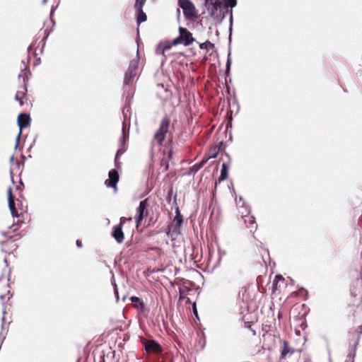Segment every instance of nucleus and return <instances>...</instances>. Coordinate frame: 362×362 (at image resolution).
Here are the masks:
<instances>
[{
  "instance_id": "nucleus-16",
  "label": "nucleus",
  "mask_w": 362,
  "mask_h": 362,
  "mask_svg": "<svg viewBox=\"0 0 362 362\" xmlns=\"http://www.w3.org/2000/svg\"><path fill=\"white\" fill-rule=\"evenodd\" d=\"M183 222V218L178 207L175 209V216L173 220L171 226L173 227V233L179 234L180 229Z\"/></svg>"
},
{
  "instance_id": "nucleus-10",
  "label": "nucleus",
  "mask_w": 362,
  "mask_h": 362,
  "mask_svg": "<svg viewBox=\"0 0 362 362\" xmlns=\"http://www.w3.org/2000/svg\"><path fill=\"white\" fill-rule=\"evenodd\" d=\"M138 66V59H134L130 62L128 69L124 74V83L125 85H129L132 82L133 78L136 76L137 74Z\"/></svg>"
},
{
  "instance_id": "nucleus-24",
  "label": "nucleus",
  "mask_w": 362,
  "mask_h": 362,
  "mask_svg": "<svg viewBox=\"0 0 362 362\" xmlns=\"http://www.w3.org/2000/svg\"><path fill=\"white\" fill-rule=\"evenodd\" d=\"M219 148L216 150V147L214 148H211L209 153V156L207 158H204L197 165V168H202L209 160L210 158H215L218 153Z\"/></svg>"
},
{
  "instance_id": "nucleus-13",
  "label": "nucleus",
  "mask_w": 362,
  "mask_h": 362,
  "mask_svg": "<svg viewBox=\"0 0 362 362\" xmlns=\"http://www.w3.org/2000/svg\"><path fill=\"white\" fill-rule=\"evenodd\" d=\"M146 0H136L134 4V8L136 11V22L138 25L144 22L147 19V16L146 13L143 11V7L146 3Z\"/></svg>"
},
{
  "instance_id": "nucleus-38",
  "label": "nucleus",
  "mask_w": 362,
  "mask_h": 362,
  "mask_svg": "<svg viewBox=\"0 0 362 362\" xmlns=\"http://www.w3.org/2000/svg\"><path fill=\"white\" fill-rule=\"evenodd\" d=\"M281 316H282V315H281V313L279 312V313H278V317H279V318H281Z\"/></svg>"
},
{
  "instance_id": "nucleus-40",
  "label": "nucleus",
  "mask_w": 362,
  "mask_h": 362,
  "mask_svg": "<svg viewBox=\"0 0 362 362\" xmlns=\"http://www.w3.org/2000/svg\"><path fill=\"white\" fill-rule=\"evenodd\" d=\"M361 309H362V306H361Z\"/></svg>"
},
{
  "instance_id": "nucleus-28",
  "label": "nucleus",
  "mask_w": 362,
  "mask_h": 362,
  "mask_svg": "<svg viewBox=\"0 0 362 362\" xmlns=\"http://www.w3.org/2000/svg\"><path fill=\"white\" fill-rule=\"evenodd\" d=\"M125 151V150L124 149H119L117 151V153H116V156H115V166L118 168H119V165H120V163L119 162L118 159H119V156L120 155H122V153H124V152Z\"/></svg>"
},
{
  "instance_id": "nucleus-35",
  "label": "nucleus",
  "mask_w": 362,
  "mask_h": 362,
  "mask_svg": "<svg viewBox=\"0 0 362 362\" xmlns=\"http://www.w3.org/2000/svg\"><path fill=\"white\" fill-rule=\"evenodd\" d=\"M244 326L246 328L251 329V322H244Z\"/></svg>"
},
{
  "instance_id": "nucleus-23",
  "label": "nucleus",
  "mask_w": 362,
  "mask_h": 362,
  "mask_svg": "<svg viewBox=\"0 0 362 362\" xmlns=\"http://www.w3.org/2000/svg\"><path fill=\"white\" fill-rule=\"evenodd\" d=\"M228 168L226 163H223L221 166V175L218 181L215 182V188H216L218 182H221L228 178Z\"/></svg>"
},
{
  "instance_id": "nucleus-2",
  "label": "nucleus",
  "mask_w": 362,
  "mask_h": 362,
  "mask_svg": "<svg viewBox=\"0 0 362 362\" xmlns=\"http://www.w3.org/2000/svg\"><path fill=\"white\" fill-rule=\"evenodd\" d=\"M30 71L25 68L21 70V72L18 75V88L15 95V100L19 102L21 106H23L28 100L27 99V84L28 81V75H30Z\"/></svg>"
},
{
  "instance_id": "nucleus-33",
  "label": "nucleus",
  "mask_w": 362,
  "mask_h": 362,
  "mask_svg": "<svg viewBox=\"0 0 362 362\" xmlns=\"http://www.w3.org/2000/svg\"><path fill=\"white\" fill-rule=\"evenodd\" d=\"M192 310H193V313H194V315L196 316L197 318H198V313H197V310L196 303H192Z\"/></svg>"
},
{
  "instance_id": "nucleus-39",
  "label": "nucleus",
  "mask_w": 362,
  "mask_h": 362,
  "mask_svg": "<svg viewBox=\"0 0 362 362\" xmlns=\"http://www.w3.org/2000/svg\"><path fill=\"white\" fill-rule=\"evenodd\" d=\"M252 332H253V335H255L256 333H255V330H252Z\"/></svg>"
},
{
  "instance_id": "nucleus-22",
  "label": "nucleus",
  "mask_w": 362,
  "mask_h": 362,
  "mask_svg": "<svg viewBox=\"0 0 362 362\" xmlns=\"http://www.w3.org/2000/svg\"><path fill=\"white\" fill-rule=\"evenodd\" d=\"M172 151L170 150L167 155H165L160 160V168L163 171H167L169 168V161L172 158Z\"/></svg>"
},
{
  "instance_id": "nucleus-12",
  "label": "nucleus",
  "mask_w": 362,
  "mask_h": 362,
  "mask_svg": "<svg viewBox=\"0 0 362 362\" xmlns=\"http://www.w3.org/2000/svg\"><path fill=\"white\" fill-rule=\"evenodd\" d=\"M30 117L25 113H21L18 117V125L20 128L19 132L17 136L16 146L18 144L20 137L22 134V129L30 126Z\"/></svg>"
},
{
  "instance_id": "nucleus-36",
  "label": "nucleus",
  "mask_w": 362,
  "mask_h": 362,
  "mask_svg": "<svg viewBox=\"0 0 362 362\" xmlns=\"http://www.w3.org/2000/svg\"><path fill=\"white\" fill-rule=\"evenodd\" d=\"M76 245H77L78 247H81L82 245H82V242L81 240H76Z\"/></svg>"
},
{
  "instance_id": "nucleus-9",
  "label": "nucleus",
  "mask_w": 362,
  "mask_h": 362,
  "mask_svg": "<svg viewBox=\"0 0 362 362\" xmlns=\"http://www.w3.org/2000/svg\"><path fill=\"white\" fill-rule=\"evenodd\" d=\"M149 199L148 198L145 199L140 202L138 208L136 209V216L135 220L136 226L138 227L144 218L148 216V207H149Z\"/></svg>"
},
{
  "instance_id": "nucleus-25",
  "label": "nucleus",
  "mask_w": 362,
  "mask_h": 362,
  "mask_svg": "<svg viewBox=\"0 0 362 362\" xmlns=\"http://www.w3.org/2000/svg\"><path fill=\"white\" fill-rule=\"evenodd\" d=\"M173 45H172V42L171 43L165 42L163 44L160 43V44H159L158 47L157 52L164 55L165 51L166 49H170Z\"/></svg>"
},
{
  "instance_id": "nucleus-3",
  "label": "nucleus",
  "mask_w": 362,
  "mask_h": 362,
  "mask_svg": "<svg viewBox=\"0 0 362 362\" xmlns=\"http://www.w3.org/2000/svg\"><path fill=\"white\" fill-rule=\"evenodd\" d=\"M350 293L354 306L359 308L362 303V277L356 278L351 284Z\"/></svg>"
},
{
  "instance_id": "nucleus-11",
  "label": "nucleus",
  "mask_w": 362,
  "mask_h": 362,
  "mask_svg": "<svg viewBox=\"0 0 362 362\" xmlns=\"http://www.w3.org/2000/svg\"><path fill=\"white\" fill-rule=\"evenodd\" d=\"M5 239H0V245L1 247V250L6 253L11 254L13 251H15L18 246L16 244V239H13L12 236L9 238H6L4 235V233L2 234Z\"/></svg>"
},
{
  "instance_id": "nucleus-17",
  "label": "nucleus",
  "mask_w": 362,
  "mask_h": 362,
  "mask_svg": "<svg viewBox=\"0 0 362 362\" xmlns=\"http://www.w3.org/2000/svg\"><path fill=\"white\" fill-rule=\"evenodd\" d=\"M242 218L246 225V228L249 230L250 233H254L257 228V224L255 218L250 214L242 216Z\"/></svg>"
},
{
  "instance_id": "nucleus-30",
  "label": "nucleus",
  "mask_w": 362,
  "mask_h": 362,
  "mask_svg": "<svg viewBox=\"0 0 362 362\" xmlns=\"http://www.w3.org/2000/svg\"><path fill=\"white\" fill-rule=\"evenodd\" d=\"M237 4V0H226V4L224 5H227V8L230 6V8H233Z\"/></svg>"
},
{
  "instance_id": "nucleus-18",
  "label": "nucleus",
  "mask_w": 362,
  "mask_h": 362,
  "mask_svg": "<svg viewBox=\"0 0 362 362\" xmlns=\"http://www.w3.org/2000/svg\"><path fill=\"white\" fill-rule=\"evenodd\" d=\"M109 178L105 180V184L108 187L117 189V184L119 181V173L116 170H112L108 173Z\"/></svg>"
},
{
  "instance_id": "nucleus-4",
  "label": "nucleus",
  "mask_w": 362,
  "mask_h": 362,
  "mask_svg": "<svg viewBox=\"0 0 362 362\" xmlns=\"http://www.w3.org/2000/svg\"><path fill=\"white\" fill-rule=\"evenodd\" d=\"M211 16L216 21H221L228 13L227 5H223L221 1L215 0L214 5L209 7Z\"/></svg>"
},
{
  "instance_id": "nucleus-31",
  "label": "nucleus",
  "mask_w": 362,
  "mask_h": 362,
  "mask_svg": "<svg viewBox=\"0 0 362 362\" xmlns=\"http://www.w3.org/2000/svg\"><path fill=\"white\" fill-rule=\"evenodd\" d=\"M132 218H126V217H121L119 219V223L118 225H121L122 227H123L124 224L126 223L127 221H132Z\"/></svg>"
},
{
  "instance_id": "nucleus-29",
  "label": "nucleus",
  "mask_w": 362,
  "mask_h": 362,
  "mask_svg": "<svg viewBox=\"0 0 362 362\" xmlns=\"http://www.w3.org/2000/svg\"><path fill=\"white\" fill-rule=\"evenodd\" d=\"M356 338L354 340V342L355 341H358V344H359L361 335L362 334V325H360L356 329Z\"/></svg>"
},
{
  "instance_id": "nucleus-26",
  "label": "nucleus",
  "mask_w": 362,
  "mask_h": 362,
  "mask_svg": "<svg viewBox=\"0 0 362 362\" xmlns=\"http://www.w3.org/2000/svg\"><path fill=\"white\" fill-rule=\"evenodd\" d=\"M199 46L201 49H206L207 51L214 48V45L209 40H206L203 43H200Z\"/></svg>"
},
{
  "instance_id": "nucleus-5",
  "label": "nucleus",
  "mask_w": 362,
  "mask_h": 362,
  "mask_svg": "<svg viewBox=\"0 0 362 362\" xmlns=\"http://www.w3.org/2000/svg\"><path fill=\"white\" fill-rule=\"evenodd\" d=\"M178 5L183 10V14L187 20L194 21L198 18L197 11L189 0H178Z\"/></svg>"
},
{
  "instance_id": "nucleus-8",
  "label": "nucleus",
  "mask_w": 362,
  "mask_h": 362,
  "mask_svg": "<svg viewBox=\"0 0 362 362\" xmlns=\"http://www.w3.org/2000/svg\"><path fill=\"white\" fill-rule=\"evenodd\" d=\"M8 207L11 213L14 217H19L23 214V210L21 208L22 203L20 200L17 199V204L15 202L14 197L12 193V188L9 187L7 190Z\"/></svg>"
},
{
  "instance_id": "nucleus-15",
  "label": "nucleus",
  "mask_w": 362,
  "mask_h": 362,
  "mask_svg": "<svg viewBox=\"0 0 362 362\" xmlns=\"http://www.w3.org/2000/svg\"><path fill=\"white\" fill-rule=\"evenodd\" d=\"M281 342L282 346L281 349V356L279 360L284 361L291 358V356L294 354L295 350L290 346L287 341L282 340Z\"/></svg>"
},
{
  "instance_id": "nucleus-32",
  "label": "nucleus",
  "mask_w": 362,
  "mask_h": 362,
  "mask_svg": "<svg viewBox=\"0 0 362 362\" xmlns=\"http://www.w3.org/2000/svg\"><path fill=\"white\" fill-rule=\"evenodd\" d=\"M185 291H186V289L185 288H180L179 290V294H180V297H179V300H183L185 298Z\"/></svg>"
},
{
  "instance_id": "nucleus-20",
  "label": "nucleus",
  "mask_w": 362,
  "mask_h": 362,
  "mask_svg": "<svg viewBox=\"0 0 362 362\" xmlns=\"http://www.w3.org/2000/svg\"><path fill=\"white\" fill-rule=\"evenodd\" d=\"M349 353L346 356V359L344 362H354V358L356 357V349L358 346V341H355L353 344H351V339H349Z\"/></svg>"
},
{
  "instance_id": "nucleus-37",
  "label": "nucleus",
  "mask_w": 362,
  "mask_h": 362,
  "mask_svg": "<svg viewBox=\"0 0 362 362\" xmlns=\"http://www.w3.org/2000/svg\"><path fill=\"white\" fill-rule=\"evenodd\" d=\"M185 299H186V303H191V300H190V298H189L185 297Z\"/></svg>"
},
{
  "instance_id": "nucleus-14",
  "label": "nucleus",
  "mask_w": 362,
  "mask_h": 362,
  "mask_svg": "<svg viewBox=\"0 0 362 362\" xmlns=\"http://www.w3.org/2000/svg\"><path fill=\"white\" fill-rule=\"evenodd\" d=\"M12 297L10 291V286L5 280L0 281V300L4 305L6 301L9 300Z\"/></svg>"
},
{
  "instance_id": "nucleus-34",
  "label": "nucleus",
  "mask_w": 362,
  "mask_h": 362,
  "mask_svg": "<svg viewBox=\"0 0 362 362\" xmlns=\"http://www.w3.org/2000/svg\"><path fill=\"white\" fill-rule=\"evenodd\" d=\"M173 233V227L170 226H168L167 228H166V233L168 235H169L170 234V233Z\"/></svg>"
},
{
  "instance_id": "nucleus-7",
  "label": "nucleus",
  "mask_w": 362,
  "mask_h": 362,
  "mask_svg": "<svg viewBox=\"0 0 362 362\" xmlns=\"http://www.w3.org/2000/svg\"><path fill=\"white\" fill-rule=\"evenodd\" d=\"M140 342L143 345L145 351L148 354L159 355L163 351L162 346L153 339H148L141 337Z\"/></svg>"
},
{
  "instance_id": "nucleus-21",
  "label": "nucleus",
  "mask_w": 362,
  "mask_h": 362,
  "mask_svg": "<svg viewBox=\"0 0 362 362\" xmlns=\"http://www.w3.org/2000/svg\"><path fill=\"white\" fill-rule=\"evenodd\" d=\"M281 284H285V279L281 275H276L272 283V293H275L279 291Z\"/></svg>"
},
{
  "instance_id": "nucleus-19",
  "label": "nucleus",
  "mask_w": 362,
  "mask_h": 362,
  "mask_svg": "<svg viewBox=\"0 0 362 362\" xmlns=\"http://www.w3.org/2000/svg\"><path fill=\"white\" fill-rule=\"evenodd\" d=\"M112 236L115 240V241L121 244L124 240V233L122 230V227L121 225H115L112 227Z\"/></svg>"
},
{
  "instance_id": "nucleus-1",
  "label": "nucleus",
  "mask_w": 362,
  "mask_h": 362,
  "mask_svg": "<svg viewBox=\"0 0 362 362\" xmlns=\"http://www.w3.org/2000/svg\"><path fill=\"white\" fill-rule=\"evenodd\" d=\"M170 123V119L168 116H165L160 120L159 127L155 132L152 139L151 143L153 145L159 147L162 146L167 137H168L169 141H172L173 136L170 129H173V127H171Z\"/></svg>"
},
{
  "instance_id": "nucleus-27",
  "label": "nucleus",
  "mask_w": 362,
  "mask_h": 362,
  "mask_svg": "<svg viewBox=\"0 0 362 362\" xmlns=\"http://www.w3.org/2000/svg\"><path fill=\"white\" fill-rule=\"evenodd\" d=\"M130 299L132 303H136V307H141V308L144 307V303L141 300V299L139 298H138L136 296H132Z\"/></svg>"
},
{
  "instance_id": "nucleus-6",
  "label": "nucleus",
  "mask_w": 362,
  "mask_h": 362,
  "mask_svg": "<svg viewBox=\"0 0 362 362\" xmlns=\"http://www.w3.org/2000/svg\"><path fill=\"white\" fill-rule=\"evenodd\" d=\"M178 31L179 35L172 41V45H183L184 46H189L195 41V39L192 36V33L187 28L179 27Z\"/></svg>"
}]
</instances>
